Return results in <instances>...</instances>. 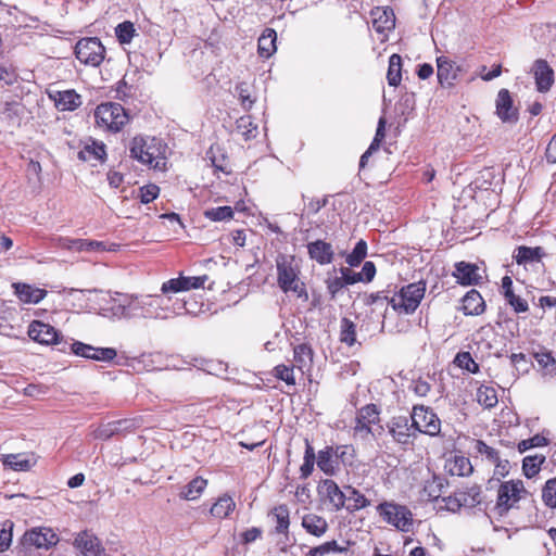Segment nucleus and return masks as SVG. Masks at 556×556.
<instances>
[{
    "mask_svg": "<svg viewBox=\"0 0 556 556\" xmlns=\"http://www.w3.org/2000/svg\"><path fill=\"white\" fill-rule=\"evenodd\" d=\"M332 451L336 454L338 464L342 463L344 466H351L355 458V450L352 445H338L332 446Z\"/></svg>",
    "mask_w": 556,
    "mask_h": 556,
    "instance_id": "obj_51",
    "label": "nucleus"
},
{
    "mask_svg": "<svg viewBox=\"0 0 556 556\" xmlns=\"http://www.w3.org/2000/svg\"><path fill=\"white\" fill-rule=\"evenodd\" d=\"M59 247L78 252H102L106 250L104 242L87 239L60 238Z\"/></svg>",
    "mask_w": 556,
    "mask_h": 556,
    "instance_id": "obj_22",
    "label": "nucleus"
},
{
    "mask_svg": "<svg viewBox=\"0 0 556 556\" xmlns=\"http://www.w3.org/2000/svg\"><path fill=\"white\" fill-rule=\"evenodd\" d=\"M526 492L521 480H510L500 485L497 491V501L494 511L498 516H504L521 498V493Z\"/></svg>",
    "mask_w": 556,
    "mask_h": 556,
    "instance_id": "obj_9",
    "label": "nucleus"
},
{
    "mask_svg": "<svg viewBox=\"0 0 556 556\" xmlns=\"http://www.w3.org/2000/svg\"><path fill=\"white\" fill-rule=\"evenodd\" d=\"M27 333L31 340L40 344L56 345L61 352H65L67 349V341L63 336L54 327L43 321L33 320L28 326Z\"/></svg>",
    "mask_w": 556,
    "mask_h": 556,
    "instance_id": "obj_6",
    "label": "nucleus"
},
{
    "mask_svg": "<svg viewBox=\"0 0 556 556\" xmlns=\"http://www.w3.org/2000/svg\"><path fill=\"white\" fill-rule=\"evenodd\" d=\"M277 285L283 293H293L304 301L308 300L305 283L301 280V269L294 256L279 254L276 257Z\"/></svg>",
    "mask_w": 556,
    "mask_h": 556,
    "instance_id": "obj_1",
    "label": "nucleus"
},
{
    "mask_svg": "<svg viewBox=\"0 0 556 556\" xmlns=\"http://www.w3.org/2000/svg\"><path fill=\"white\" fill-rule=\"evenodd\" d=\"M372 29L378 34V40H388L389 33L395 27V15L390 8H375L371 10Z\"/></svg>",
    "mask_w": 556,
    "mask_h": 556,
    "instance_id": "obj_14",
    "label": "nucleus"
},
{
    "mask_svg": "<svg viewBox=\"0 0 556 556\" xmlns=\"http://www.w3.org/2000/svg\"><path fill=\"white\" fill-rule=\"evenodd\" d=\"M315 463H316L315 450L312 446V444L309 443V441L306 439L303 464L300 467V475H301L302 479H307L312 475V472L314 470Z\"/></svg>",
    "mask_w": 556,
    "mask_h": 556,
    "instance_id": "obj_43",
    "label": "nucleus"
},
{
    "mask_svg": "<svg viewBox=\"0 0 556 556\" xmlns=\"http://www.w3.org/2000/svg\"><path fill=\"white\" fill-rule=\"evenodd\" d=\"M106 155L105 146L102 142L93 141L91 144L86 146L85 149L78 152V157L83 161H103Z\"/></svg>",
    "mask_w": 556,
    "mask_h": 556,
    "instance_id": "obj_42",
    "label": "nucleus"
},
{
    "mask_svg": "<svg viewBox=\"0 0 556 556\" xmlns=\"http://www.w3.org/2000/svg\"><path fill=\"white\" fill-rule=\"evenodd\" d=\"M496 115L503 123H516L518 110L514 106V100L507 89H501L495 101Z\"/></svg>",
    "mask_w": 556,
    "mask_h": 556,
    "instance_id": "obj_18",
    "label": "nucleus"
},
{
    "mask_svg": "<svg viewBox=\"0 0 556 556\" xmlns=\"http://www.w3.org/2000/svg\"><path fill=\"white\" fill-rule=\"evenodd\" d=\"M128 308H130V317L157 319L154 298L152 294L136 295L128 294Z\"/></svg>",
    "mask_w": 556,
    "mask_h": 556,
    "instance_id": "obj_15",
    "label": "nucleus"
},
{
    "mask_svg": "<svg viewBox=\"0 0 556 556\" xmlns=\"http://www.w3.org/2000/svg\"><path fill=\"white\" fill-rule=\"evenodd\" d=\"M154 298L157 319H167L172 316L181 315L184 312L190 313L187 303L184 300L174 298L170 294H152Z\"/></svg>",
    "mask_w": 556,
    "mask_h": 556,
    "instance_id": "obj_12",
    "label": "nucleus"
},
{
    "mask_svg": "<svg viewBox=\"0 0 556 556\" xmlns=\"http://www.w3.org/2000/svg\"><path fill=\"white\" fill-rule=\"evenodd\" d=\"M475 448L478 454L483 456L485 459H488L492 464H495L501 458L498 452L495 448H493L492 446H489L482 440L476 441Z\"/></svg>",
    "mask_w": 556,
    "mask_h": 556,
    "instance_id": "obj_60",
    "label": "nucleus"
},
{
    "mask_svg": "<svg viewBox=\"0 0 556 556\" xmlns=\"http://www.w3.org/2000/svg\"><path fill=\"white\" fill-rule=\"evenodd\" d=\"M128 303V294H119L117 298H113L111 306L112 315L119 319H131Z\"/></svg>",
    "mask_w": 556,
    "mask_h": 556,
    "instance_id": "obj_47",
    "label": "nucleus"
},
{
    "mask_svg": "<svg viewBox=\"0 0 556 556\" xmlns=\"http://www.w3.org/2000/svg\"><path fill=\"white\" fill-rule=\"evenodd\" d=\"M485 303L481 294L471 289L463 298V312L465 315L477 316L484 312Z\"/></svg>",
    "mask_w": 556,
    "mask_h": 556,
    "instance_id": "obj_29",
    "label": "nucleus"
},
{
    "mask_svg": "<svg viewBox=\"0 0 556 556\" xmlns=\"http://www.w3.org/2000/svg\"><path fill=\"white\" fill-rule=\"evenodd\" d=\"M534 358L541 368L545 370L546 375L556 372V359L552 355V352H538L534 354Z\"/></svg>",
    "mask_w": 556,
    "mask_h": 556,
    "instance_id": "obj_54",
    "label": "nucleus"
},
{
    "mask_svg": "<svg viewBox=\"0 0 556 556\" xmlns=\"http://www.w3.org/2000/svg\"><path fill=\"white\" fill-rule=\"evenodd\" d=\"M302 527L306 530L307 533L319 538L326 533L328 529V522L321 516L316 514H306L302 518Z\"/></svg>",
    "mask_w": 556,
    "mask_h": 556,
    "instance_id": "obj_31",
    "label": "nucleus"
},
{
    "mask_svg": "<svg viewBox=\"0 0 556 556\" xmlns=\"http://www.w3.org/2000/svg\"><path fill=\"white\" fill-rule=\"evenodd\" d=\"M277 34L273 28H266L258 38L257 51L260 56L268 59L276 51Z\"/></svg>",
    "mask_w": 556,
    "mask_h": 556,
    "instance_id": "obj_34",
    "label": "nucleus"
},
{
    "mask_svg": "<svg viewBox=\"0 0 556 556\" xmlns=\"http://www.w3.org/2000/svg\"><path fill=\"white\" fill-rule=\"evenodd\" d=\"M545 255L544 250L541 247H526L520 245L515 250L514 258L519 265H527L529 263L540 262Z\"/></svg>",
    "mask_w": 556,
    "mask_h": 556,
    "instance_id": "obj_32",
    "label": "nucleus"
},
{
    "mask_svg": "<svg viewBox=\"0 0 556 556\" xmlns=\"http://www.w3.org/2000/svg\"><path fill=\"white\" fill-rule=\"evenodd\" d=\"M536 89L540 92H546L554 83V71L545 60H536L533 68Z\"/></svg>",
    "mask_w": 556,
    "mask_h": 556,
    "instance_id": "obj_21",
    "label": "nucleus"
},
{
    "mask_svg": "<svg viewBox=\"0 0 556 556\" xmlns=\"http://www.w3.org/2000/svg\"><path fill=\"white\" fill-rule=\"evenodd\" d=\"M544 462V457L538 456H527L522 462V470L527 478L534 477L541 468L542 463Z\"/></svg>",
    "mask_w": 556,
    "mask_h": 556,
    "instance_id": "obj_58",
    "label": "nucleus"
},
{
    "mask_svg": "<svg viewBox=\"0 0 556 556\" xmlns=\"http://www.w3.org/2000/svg\"><path fill=\"white\" fill-rule=\"evenodd\" d=\"M407 416H394L387 424L388 432L394 442L402 445H409L414 442L417 432L414 422L409 424Z\"/></svg>",
    "mask_w": 556,
    "mask_h": 556,
    "instance_id": "obj_11",
    "label": "nucleus"
},
{
    "mask_svg": "<svg viewBox=\"0 0 556 556\" xmlns=\"http://www.w3.org/2000/svg\"><path fill=\"white\" fill-rule=\"evenodd\" d=\"M379 516L387 523L402 532L410 531L413 527V514L404 505L394 502H383L377 506Z\"/></svg>",
    "mask_w": 556,
    "mask_h": 556,
    "instance_id": "obj_5",
    "label": "nucleus"
},
{
    "mask_svg": "<svg viewBox=\"0 0 556 556\" xmlns=\"http://www.w3.org/2000/svg\"><path fill=\"white\" fill-rule=\"evenodd\" d=\"M235 507L236 503L233 498L228 494H224L212 505L210 513L215 518L224 519L229 516Z\"/></svg>",
    "mask_w": 556,
    "mask_h": 556,
    "instance_id": "obj_36",
    "label": "nucleus"
},
{
    "mask_svg": "<svg viewBox=\"0 0 556 556\" xmlns=\"http://www.w3.org/2000/svg\"><path fill=\"white\" fill-rule=\"evenodd\" d=\"M76 58L85 65L97 67L105 55V48L97 37L81 38L75 46Z\"/></svg>",
    "mask_w": 556,
    "mask_h": 556,
    "instance_id": "obj_7",
    "label": "nucleus"
},
{
    "mask_svg": "<svg viewBox=\"0 0 556 556\" xmlns=\"http://www.w3.org/2000/svg\"><path fill=\"white\" fill-rule=\"evenodd\" d=\"M94 118L98 126L111 131H119L128 122V114L122 104L106 102L97 106Z\"/></svg>",
    "mask_w": 556,
    "mask_h": 556,
    "instance_id": "obj_4",
    "label": "nucleus"
},
{
    "mask_svg": "<svg viewBox=\"0 0 556 556\" xmlns=\"http://www.w3.org/2000/svg\"><path fill=\"white\" fill-rule=\"evenodd\" d=\"M454 362L459 368L465 369L471 374L479 372V365L475 362L469 352L457 353Z\"/></svg>",
    "mask_w": 556,
    "mask_h": 556,
    "instance_id": "obj_55",
    "label": "nucleus"
},
{
    "mask_svg": "<svg viewBox=\"0 0 556 556\" xmlns=\"http://www.w3.org/2000/svg\"><path fill=\"white\" fill-rule=\"evenodd\" d=\"M235 92L243 110L250 111L256 101L253 87L244 81L239 83L235 88Z\"/></svg>",
    "mask_w": 556,
    "mask_h": 556,
    "instance_id": "obj_37",
    "label": "nucleus"
},
{
    "mask_svg": "<svg viewBox=\"0 0 556 556\" xmlns=\"http://www.w3.org/2000/svg\"><path fill=\"white\" fill-rule=\"evenodd\" d=\"M367 255V243L361 239L354 247L351 253L346 255V263L352 266H358Z\"/></svg>",
    "mask_w": 556,
    "mask_h": 556,
    "instance_id": "obj_49",
    "label": "nucleus"
},
{
    "mask_svg": "<svg viewBox=\"0 0 556 556\" xmlns=\"http://www.w3.org/2000/svg\"><path fill=\"white\" fill-rule=\"evenodd\" d=\"M293 356L295 365L299 369L303 370L304 368L311 367L313 363V350L306 344L302 343L294 348Z\"/></svg>",
    "mask_w": 556,
    "mask_h": 556,
    "instance_id": "obj_40",
    "label": "nucleus"
},
{
    "mask_svg": "<svg viewBox=\"0 0 556 556\" xmlns=\"http://www.w3.org/2000/svg\"><path fill=\"white\" fill-rule=\"evenodd\" d=\"M273 375L275 378L285 381L288 386H295V377L293 366L279 364L274 367Z\"/></svg>",
    "mask_w": 556,
    "mask_h": 556,
    "instance_id": "obj_53",
    "label": "nucleus"
},
{
    "mask_svg": "<svg viewBox=\"0 0 556 556\" xmlns=\"http://www.w3.org/2000/svg\"><path fill=\"white\" fill-rule=\"evenodd\" d=\"M12 287L18 300L25 304H37L47 294L45 289H40L28 283L14 282Z\"/></svg>",
    "mask_w": 556,
    "mask_h": 556,
    "instance_id": "obj_25",
    "label": "nucleus"
},
{
    "mask_svg": "<svg viewBox=\"0 0 556 556\" xmlns=\"http://www.w3.org/2000/svg\"><path fill=\"white\" fill-rule=\"evenodd\" d=\"M204 216L212 222L229 220L233 217V210L231 206L212 207L204 212Z\"/></svg>",
    "mask_w": 556,
    "mask_h": 556,
    "instance_id": "obj_50",
    "label": "nucleus"
},
{
    "mask_svg": "<svg viewBox=\"0 0 556 556\" xmlns=\"http://www.w3.org/2000/svg\"><path fill=\"white\" fill-rule=\"evenodd\" d=\"M49 97L59 111H74L83 103L81 96L73 89L51 91L49 92Z\"/></svg>",
    "mask_w": 556,
    "mask_h": 556,
    "instance_id": "obj_19",
    "label": "nucleus"
},
{
    "mask_svg": "<svg viewBox=\"0 0 556 556\" xmlns=\"http://www.w3.org/2000/svg\"><path fill=\"white\" fill-rule=\"evenodd\" d=\"M445 469L452 476L466 477L472 472V465L469 458L463 455H454L446 459Z\"/></svg>",
    "mask_w": 556,
    "mask_h": 556,
    "instance_id": "obj_30",
    "label": "nucleus"
},
{
    "mask_svg": "<svg viewBox=\"0 0 556 556\" xmlns=\"http://www.w3.org/2000/svg\"><path fill=\"white\" fill-rule=\"evenodd\" d=\"M161 353H150L141 355L140 362L143 364L147 371L162 370L164 367L161 366ZM165 368H168L166 365Z\"/></svg>",
    "mask_w": 556,
    "mask_h": 556,
    "instance_id": "obj_61",
    "label": "nucleus"
},
{
    "mask_svg": "<svg viewBox=\"0 0 556 556\" xmlns=\"http://www.w3.org/2000/svg\"><path fill=\"white\" fill-rule=\"evenodd\" d=\"M416 432L435 437L441 431V420L428 406L414 405L410 414Z\"/></svg>",
    "mask_w": 556,
    "mask_h": 556,
    "instance_id": "obj_8",
    "label": "nucleus"
},
{
    "mask_svg": "<svg viewBox=\"0 0 556 556\" xmlns=\"http://www.w3.org/2000/svg\"><path fill=\"white\" fill-rule=\"evenodd\" d=\"M340 341L348 346L356 342V324L346 317L340 321Z\"/></svg>",
    "mask_w": 556,
    "mask_h": 556,
    "instance_id": "obj_44",
    "label": "nucleus"
},
{
    "mask_svg": "<svg viewBox=\"0 0 556 556\" xmlns=\"http://www.w3.org/2000/svg\"><path fill=\"white\" fill-rule=\"evenodd\" d=\"M12 527L11 521H5L0 528V553L7 551L12 542Z\"/></svg>",
    "mask_w": 556,
    "mask_h": 556,
    "instance_id": "obj_64",
    "label": "nucleus"
},
{
    "mask_svg": "<svg viewBox=\"0 0 556 556\" xmlns=\"http://www.w3.org/2000/svg\"><path fill=\"white\" fill-rule=\"evenodd\" d=\"M132 426V421L124 419V420H117L111 424H108L105 426L100 427L96 431V437L102 440L110 439L114 434H117L119 431L124 429H128Z\"/></svg>",
    "mask_w": 556,
    "mask_h": 556,
    "instance_id": "obj_41",
    "label": "nucleus"
},
{
    "mask_svg": "<svg viewBox=\"0 0 556 556\" xmlns=\"http://www.w3.org/2000/svg\"><path fill=\"white\" fill-rule=\"evenodd\" d=\"M542 500L551 508H556V477L546 481L542 490Z\"/></svg>",
    "mask_w": 556,
    "mask_h": 556,
    "instance_id": "obj_57",
    "label": "nucleus"
},
{
    "mask_svg": "<svg viewBox=\"0 0 556 556\" xmlns=\"http://www.w3.org/2000/svg\"><path fill=\"white\" fill-rule=\"evenodd\" d=\"M548 444V441L545 437L535 434L532 438L522 440L518 443V450L520 453H523L533 447H542Z\"/></svg>",
    "mask_w": 556,
    "mask_h": 556,
    "instance_id": "obj_62",
    "label": "nucleus"
},
{
    "mask_svg": "<svg viewBox=\"0 0 556 556\" xmlns=\"http://www.w3.org/2000/svg\"><path fill=\"white\" fill-rule=\"evenodd\" d=\"M318 493L328 501L334 511H339L345 506L344 491L331 479H325L319 483Z\"/></svg>",
    "mask_w": 556,
    "mask_h": 556,
    "instance_id": "obj_17",
    "label": "nucleus"
},
{
    "mask_svg": "<svg viewBox=\"0 0 556 556\" xmlns=\"http://www.w3.org/2000/svg\"><path fill=\"white\" fill-rule=\"evenodd\" d=\"M236 129L245 140H251L257 135V125L253 123L250 115L239 117Z\"/></svg>",
    "mask_w": 556,
    "mask_h": 556,
    "instance_id": "obj_45",
    "label": "nucleus"
},
{
    "mask_svg": "<svg viewBox=\"0 0 556 556\" xmlns=\"http://www.w3.org/2000/svg\"><path fill=\"white\" fill-rule=\"evenodd\" d=\"M317 467L327 476H334L339 471V464L332 446H326L320 450L316 456Z\"/></svg>",
    "mask_w": 556,
    "mask_h": 556,
    "instance_id": "obj_27",
    "label": "nucleus"
},
{
    "mask_svg": "<svg viewBox=\"0 0 556 556\" xmlns=\"http://www.w3.org/2000/svg\"><path fill=\"white\" fill-rule=\"evenodd\" d=\"M437 76L440 85L442 87L453 86L454 81L457 79L460 68L455 66L454 62L446 56H439L437 59Z\"/></svg>",
    "mask_w": 556,
    "mask_h": 556,
    "instance_id": "obj_23",
    "label": "nucleus"
},
{
    "mask_svg": "<svg viewBox=\"0 0 556 556\" xmlns=\"http://www.w3.org/2000/svg\"><path fill=\"white\" fill-rule=\"evenodd\" d=\"M345 508L354 513L370 506V501L357 489L348 485L344 486Z\"/></svg>",
    "mask_w": 556,
    "mask_h": 556,
    "instance_id": "obj_28",
    "label": "nucleus"
},
{
    "mask_svg": "<svg viewBox=\"0 0 556 556\" xmlns=\"http://www.w3.org/2000/svg\"><path fill=\"white\" fill-rule=\"evenodd\" d=\"M207 480L198 476L181 489L179 492V497L187 501L198 500L205 490Z\"/></svg>",
    "mask_w": 556,
    "mask_h": 556,
    "instance_id": "obj_35",
    "label": "nucleus"
},
{
    "mask_svg": "<svg viewBox=\"0 0 556 556\" xmlns=\"http://www.w3.org/2000/svg\"><path fill=\"white\" fill-rule=\"evenodd\" d=\"M477 401L485 408L494 407L498 402L496 390L493 387L480 386L477 390Z\"/></svg>",
    "mask_w": 556,
    "mask_h": 556,
    "instance_id": "obj_46",
    "label": "nucleus"
},
{
    "mask_svg": "<svg viewBox=\"0 0 556 556\" xmlns=\"http://www.w3.org/2000/svg\"><path fill=\"white\" fill-rule=\"evenodd\" d=\"M22 105L17 101H4L0 103V114L11 122H17Z\"/></svg>",
    "mask_w": 556,
    "mask_h": 556,
    "instance_id": "obj_52",
    "label": "nucleus"
},
{
    "mask_svg": "<svg viewBox=\"0 0 556 556\" xmlns=\"http://www.w3.org/2000/svg\"><path fill=\"white\" fill-rule=\"evenodd\" d=\"M462 507H475L480 503V492L478 488H471L468 491H457Z\"/></svg>",
    "mask_w": 556,
    "mask_h": 556,
    "instance_id": "obj_56",
    "label": "nucleus"
},
{
    "mask_svg": "<svg viewBox=\"0 0 556 556\" xmlns=\"http://www.w3.org/2000/svg\"><path fill=\"white\" fill-rule=\"evenodd\" d=\"M2 463L5 467L15 471H27L34 463L24 454H8L3 457Z\"/></svg>",
    "mask_w": 556,
    "mask_h": 556,
    "instance_id": "obj_38",
    "label": "nucleus"
},
{
    "mask_svg": "<svg viewBox=\"0 0 556 556\" xmlns=\"http://www.w3.org/2000/svg\"><path fill=\"white\" fill-rule=\"evenodd\" d=\"M161 292L163 294H170L174 296V294L186 292L180 279V276L177 278H172L166 281H164L161 286Z\"/></svg>",
    "mask_w": 556,
    "mask_h": 556,
    "instance_id": "obj_63",
    "label": "nucleus"
},
{
    "mask_svg": "<svg viewBox=\"0 0 556 556\" xmlns=\"http://www.w3.org/2000/svg\"><path fill=\"white\" fill-rule=\"evenodd\" d=\"M453 276L460 285L464 286L478 285L482 280L479 267L466 262H458L455 264V271L453 273Z\"/></svg>",
    "mask_w": 556,
    "mask_h": 556,
    "instance_id": "obj_24",
    "label": "nucleus"
},
{
    "mask_svg": "<svg viewBox=\"0 0 556 556\" xmlns=\"http://www.w3.org/2000/svg\"><path fill=\"white\" fill-rule=\"evenodd\" d=\"M388 84L393 87H397L402 79V58L401 55L393 53L389 58V67L387 73Z\"/></svg>",
    "mask_w": 556,
    "mask_h": 556,
    "instance_id": "obj_39",
    "label": "nucleus"
},
{
    "mask_svg": "<svg viewBox=\"0 0 556 556\" xmlns=\"http://www.w3.org/2000/svg\"><path fill=\"white\" fill-rule=\"evenodd\" d=\"M59 542L58 534L47 527L34 528L23 536V544L35 548L49 549Z\"/></svg>",
    "mask_w": 556,
    "mask_h": 556,
    "instance_id": "obj_16",
    "label": "nucleus"
},
{
    "mask_svg": "<svg viewBox=\"0 0 556 556\" xmlns=\"http://www.w3.org/2000/svg\"><path fill=\"white\" fill-rule=\"evenodd\" d=\"M115 34L121 43H129L135 35L134 24L128 21L118 24Z\"/></svg>",
    "mask_w": 556,
    "mask_h": 556,
    "instance_id": "obj_59",
    "label": "nucleus"
},
{
    "mask_svg": "<svg viewBox=\"0 0 556 556\" xmlns=\"http://www.w3.org/2000/svg\"><path fill=\"white\" fill-rule=\"evenodd\" d=\"M130 156L153 168L165 165L166 144L156 137L137 136L130 142Z\"/></svg>",
    "mask_w": 556,
    "mask_h": 556,
    "instance_id": "obj_2",
    "label": "nucleus"
},
{
    "mask_svg": "<svg viewBox=\"0 0 556 556\" xmlns=\"http://www.w3.org/2000/svg\"><path fill=\"white\" fill-rule=\"evenodd\" d=\"M447 485L445 479L441 476L433 475L430 479L425 481L422 489V496L429 501H437L441 497Z\"/></svg>",
    "mask_w": 556,
    "mask_h": 556,
    "instance_id": "obj_33",
    "label": "nucleus"
},
{
    "mask_svg": "<svg viewBox=\"0 0 556 556\" xmlns=\"http://www.w3.org/2000/svg\"><path fill=\"white\" fill-rule=\"evenodd\" d=\"M426 291L422 281L409 283L403 287L397 294L390 299V305L399 313L412 314L419 306Z\"/></svg>",
    "mask_w": 556,
    "mask_h": 556,
    "instance_id": "obj_3",
    "label": "nucleus"
},
{
    "mask_svg": "<svg viewBox=\"0 0 556 556\" xmlns=\"http://www.w3.org/2000/svg\"><path fill=\"white\" fill-rule=\"evenodd\" d=\"M307 252L312 260L319 265H328L333 260L332 245L324 240H316L307 244Z\"/></svg>",
    "mask_w": 556,
    "mask_h": 556,
    "instance_id": "obj_26",
    "label": "nucleus"
},
{
    "mask_svg": "<svg viewBox=\"0 0 556 556\" xmlns=\"http://www.w3.org/2000/svg\"><path fill=\"white\" fill-rule=\"evenodd\" d=\"M75 546L84 556H106L99 539L87 531L76 536Z\"/></svg>",
    "mask_w": 556,
    "mask_h": 556,
    "instance_id": "obj_20",
    "label": "nucleus"
},
{
    "mask_svg": "<svg viewBox=\"0 0 556 556\" xmlns=\"http://www.w3.org/2000/svg\"><path fill=\"white\" fill-rule=\"evenodd\" d=\"M380 421V410L375 404H367L358 409L353 427L354 438L367 440L372 434L371 427Z\"/></svg>",
    "mask_w": 556,
    "mask_h": 556,
    "instance_id": "obj_10",
    "label": "nucleus"
},
{
    "mask_svg": "<svg viewBox=\"0 0 556 556\" xmlns=\"http://www.w3.org/2000/svg\"><path fill=\"white\" fill-rule=\"evenodd\" d=\"M67 348L77 356L98 362H111L117 355L113 348H96L80 341L67 342Z\"/></svg>",
    "mask_w": 556,
    "mask_h": 556,
    "instance_id": "obj_13",
    "label": "nucleus"
},
{
    "mask_svg": "<svg viewBox=\"0 0 556 556\" xmlns=\"http://www.w3.org/2000/svg\"><path fill=\"white\" fill-rule=\"evenodd\" d=\"M273 516L276 519L275 530L277 533L283 534L289 529V509L286 505H279L273 509Z\"/></svg>",
    "mask_w": 556,
    "mask_h": 556,
    "instance_id": "obj_48",
    "label": "nucleus"
}]
</instances>
